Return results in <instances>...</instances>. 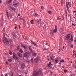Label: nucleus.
<instances>
[{
    "label": "nucleus",
    "instance_id": "obj_40",
    "mask_svg": "<svg viewBox=\"0 0 76 76\" xmlns=\"http://www.w3.org/2000/svg\"><path fill=\"white\" fill-rule=\"evenodd\" d=\"M18 16H20V14H18Z\"/></svg>",
    "mask_w": 76,
    "mask_h": 76
},
{
    "label": "nucleus",
    "instance_id": "obj_56",
    "mask_svg": "<svg viewBox=\"0 0 76 76\" xmlns=\"http://www.w3.org/2000/svg\"><path fill=\"white\" fill-rule=\"evenodd\" d=\"M23 23L24 25H25V22H24Z\"/></svg>",
    "mask_w": 76,
    "mask_h": 76
},
{
    "label": "nucleus",
    "instance_id": "obj_27",
    "mask_svg": "<svg viewBox=\"0 0 76 76\" xmlns=\"http://www.w3.org/2000/svg\"><path fill=\"white\" fill-rule=\"evenodd\" d=\"M60 62H61V63H64V60H62L60 61Z\"/></svg>",
    "mask_w": 76,
    "mask_h": 76
},
{
    "label": "nucleus",
    "instance_id": "obj_13",
    "mask_svg": "<svg viewBox=\"0 0 76 76\" xmlns=\"http://www.w3.org/2000/svg\"><path fill=\"white\" fill-rule=\"evenodd\" d=\"M42 69H40V70H39V73H38L39 75L40 74H41V75H42Z\"/></svg>",
    "mask_w": 76,
    "mask_h": 76
},
{
    "label": "nucleus",
    "instance_id": "obj_7",
    "mask_svg": "<svg viewBox=\"0 0 76 76\" xmlns=\"http://www.w3.org/2000/svg\"><path fill=\"white\" fill-rule=\"evenodd\" d=\"M21 68L22 69H24L25 68V64H22L21 65Z\"/></svg>",
    "mask_w": 76,
    "mask_h": 76
},
{
    "label": "nucleus",
    "instance_id": "obj_50",
    "mask_svg": "<svg viewBox=\"0 0 76 76\" xmlns=\"http://www.w3.org/2000/svg\"><path fill=\"white\" fill-rule=\"evenodd\" d=\"M16 10V9H15V8H14V9H13V10Z\"/></svg>",
    "mask_w": 76,
    "mask_h": 76
},
{
    "label": "nucleus",
    "instance_id": "obj_46",
    "mask_svg": "<svg viewBox=\"0 0 76 76\" xmlns=\"http://www.w3.org/2000/svg\"><path fill=\"white\" fill-rule=\"evenodd\" d=\"M41 19H40L39 20V22H40V21H41Z\"/></svg>",
    "mask_w": 76,
    "mask_h": 76
},
{
    "label": "nucleus",
    "instance_id": "obj_31",
    "mask_svg": "<svg viewBox=\"0 0 76 76\" xmlns=\"http://www.w3.org/2000/svg\"><path fill=\"white\" fill-rule=\"evenodd\" d=\"M29 49L31 51V50H32V48H31V47L30 46L29 47Z\"/></svg>",
    "mask_w": 76,
    "mask_h": 76
},
{
    "label": "nucleus",
    "instance_id": "obj_33",
    "mask_svg": "<svg viewBox=\"0 0 76 76\" xmlns=\"http://www.w3.org/2000/svg\"><path fill=\"white\" fill-rule=\"evenodd\" d=\"M71 48H73V45H71Z\"/></svg>",
    "mask_w": 76,
    "mask_h": 76
},
{
    "label": "nucleus",
    "instance_id": "obj_35",
    "mask_svg": "<svg viewBox=\"0 0 76 76\" xmlns=\"http://www.w3.org/2000/svg\"><path fill=\"white\" fill-rule=\"evenodd\" d=\"M8 61H9L10 62H11V61H12V59H9Z\"/></svg>",
    "mask_w": 76,
    "mask_h": 76
},
{
    "label": "nucleus",
    "instance_id": "obj_30",
    "mask_svg": "<svg viewBox=\"0 0 76 76\" xmlns=\"http://www.w3.org/2000/svg\"><path fill=\"white\" fill-rule=\"evenodd\" d=\"M12 38H13V39H14V40L15 41V40H16V39L15 38V37H12Z\"/></svg>",
    "mask_w": 76,
    "mask_h": 76
},
{
    "label": "nucleus",
    "instance_id": "obj_61",
    "mask_svg": "<svg viewBox=\"0 0 76 76\" xmlns=\"http://www.w3.org/2000/svg\"><path fill=\"white\" fill-rule=\"evenodd\" d=\"M21 18H20L19 19V20H20V19H21Z\"/></svg>",
    "mask_w": 76,
    "mask_h": 76
},
{
    "label": "nucleus",
    "instance_id": "obj_23",
    "mask_svg": "<svg viewBox=\"0 0 76 76\" xmlns=\"http://www.w3.org/2000/svg\"><path fill=\"white\" fill-rule=\"evenodd\" d=\"M31 63H34V59H33V58H32L31 59Z\"/></svg>",
    "mask_w": 76,
    "mask_h": 76
},
{
    "label": "nucleus",
    "instance_id": "obj_25",
    "mask_svg": "<svg viewBox=\"0 0 76 76\" xmlns=\"http://www.w3.org/2000/svg\"><path fill=\"white\" fill-rule=\"evenodd\" d=\"M20 52L21 53H23V51L22 50V49H20L19 50Z\"/></svg>",
    "mask_w": 76,
    "mask_h": 76
},
{
    "label": "nucleus",
    "instance_id": "obj_57",
    "mask_svg": "<svg viewBox=\"0 0 76 76\" xmlns=\"http://www.w3.org/2000/svg\"><path fill=\"white\" fill-rule=\"evenodd\" d=\"M59 20V18L58 17V18H57V20Z\"/></svg>",
    "mask_w": 76,
    "mask_h": 76
},
{
    "label": "nucleus",
    "instance_id": "obj_24",
    "mask_svg": "<svg viewBox=\"0 0 76 76\" xmlns=\"http://www.w3.org/2000/svg\"><path fill=\"white\" fill-rule=\"evenodd\" d=\"M48 12L49 13V14H51L52 12L51 11H48Z\"/></svg>",
    "mask_w": 76,
    "mask_h": 76
},
{
    "label": "nucleus",
    "instance_id": "obj_45",
    "mask_svg": "<svg viewBox=\"0 0 76 76\" xmlns=\"http://www.w3.org/2000/svg\"><path fill=\"white\" fill-rule=\"evenodd\" d=\"M31 42L33 44V43H34V42L32 40L31 41Z\"/></svg>",
    "mask_w": 76,
    "mask_h": 76
},
{
    "label": "nucleus",
    "instance_id": "obj_20",
    "mask_svg": "<svg viewBox=\"0 0 76 76\" xmlns=\"http://www.w3.org/2000/svg\"><path fill=\"white\" fill-rule=\"evenodd\" d=\"M24 62H25L26 63H29V61H24Z\"/></svg>",
    "mask_w": 76,
    "mask_h": 76
},
{
    "label": "nucleus",
    "instance_id": "obj_48",
    "mask_svg": "<svg viewBox=\"0 0 76 76\" xmlns=\"http://www.w3.org/2000/svg\"><path fill=\"white\" fill-rule=\"evenodd\" d=\"M9 64V63H8V62H6V64Z\"/></svg>",
    "mask_w": 76,
    "mask_h": 76
},
{
    "label": "nucleus",
    "instance_id": "obj_11",
    "mask_svg": "<svg viewBox=\"0 0 76 76\" xmlns=\"http://www.w3.org/2000/svg\"><path fill=\"white\" fill-rule=\"evenodd\" d=\"M29 54H28V53L26 52L24 54V57H27V56L28 57Z\"/></svg>",
    "mask_w": 76,
    "mask_h": 76
},
{
    "label": "nucleus",
    "instance_id": "obj_21",
    "mask_svg": "<svg viewBox=\"0 0 76 76\" xmlns=\"http://www.w3.org/2000/svg\"><path fill=\"white\" fill-rule=\"evenodd\" d=\"M34 19L32 20L31 21V24H33V22H34Z\"/></svg>",
    "mask_w": 76,
    "mask_h": 76
},
{
    "label": "nucleus",
    "instance_id": "obj_51",
    "mask_svg": "<svg viewBox=\"0 0 76 76\" xmlns=\"http://www.w3.org/2000/svg\"><path fill=\"white\" fill-rule=\"evenodd\" d=\"M71 38H73V35H72L71 36Z\"/></svg>",
    "mask_w": 76,
    "mask_h": 76
},
{
    "label": "nucleus",
    "instance_id": "obj_26",
    "mask_svg": "<svg viewBox=\"0 0 76 76\" xmlns=\"http://www.w3.org/2000/svg\"><path fill=\"white\" fill-rule=\"evenodd\" d=\"M68 4H69V6L70 7H71L72 5H71V4L70 3V2H69L68 3Z\"/></svg>",
    "mask_w": 76,
    "mask_h": 76
},
{
    "label": "nucleus",
    "instance_id": "obj_52",
    "mask_svg": "<svg viewBox=\"0 0 76 76\" xmlns=\"http://www.w3.org/2000/svg\"><path fill=\"white\" fill-rule=\"evenodd\" d=\"M65 12H66V14H67V10H66Z\"/></svg>",
    "mask_w": 76,
    "mask_h": 76
},
{
    "label": "nucleus",
    "instance_id": "obj_60",
    "mask_svg": "<svg viewBox=\"0 0 76 76\" xmlns=\"http://www.w3.org/2000/svg\"><path fill=\"white\" fill-rule=\"evenodd\" d=\"M47 44H48V43H46V44H45L46 45H47Z\"/></svg>",
    "mask_w": 76,
    "mask_h": 76
},
{
    "label": "nucleus",
    "instance_id": "obj_39",
    "mask_svg": "<svg viewBox=\"0 0 76 76\" xmlns=\"http://www.w3.org/2000/svg\"><path fill=\"white\" fill-rule=\"evenodd\" d=\"M7 18H9V14H7Z\"/></svg>",
    "mask_w": 76,
    "mask_h": 76
},
{
    "label": "nucleus",
    "instance_id": "obj_8",
    "mask_svg": "<svg viewBox=\"0 0 76 76\" xmlns=\"http://www.w3.org/2000/svg\"><path fill=\"white\" fill-rule=\"evenodd\" d=\"M12 34L13 35V37H14L15 38H17V35H16V34L15 33V32H12Z\"/></svg>",
    "mask_w": 76,
    "mask_h": 76
},
{
    "label": "nucleus",
    "instance_id": "obj_17",
    "mask_svg": "<svg viewBox=\"0 0 76 76\" xmlns=\"http://www.w3.org/2000/svg\"><path fill=\"white\" fill-rule=\"evenodd\" d=\"M55 57L54 56H51L50 57V60H54Z\"/></svg>",
    "mask_w": 76,
    "mask_h": 76
},
{
    "label": "nucleus",
    "instance_id": "obj_44",
    "mask_svg": "<svg viewBox=\"0 0 76 76\" xmlns=\"http://www.w3.org/2000/svg\"><path fill=\"white\" fill-rule=\"evenodd\" d=\"M43 50H48V49L47 48H45Z\"/></svg>",
    "mask_w": 76,
    "mask_h": 76
},
{
    "label": "nucleus",
    "instance_id": "obj_16",
    "mask_svg": "<svg viewBox=\"0 0 76 76\" xmlns=\"http://www.w3.org/2000/svg\"><path fill=\"white\" fill-rule=\"evenodd\" d=\"M55 60L56 64H57V63H58V59H57V58H55Z\"/></svg>",
    "mask_w": 76,
    "mask_h": 76
},
{
    "label": "nucleus",
    "instance_id": "obj_19",
    "mask_svg": "<svg viewBox=\"0 0 76 76\" xmlns=\"http://www.w3.org/2000/svg\"><path fill=\"white\" fill-rule=\"evenodd\" d=\"M9 53L10 55H12V54H13V53H12V51L10 50Z\"/></svg>",
    "mask_w": 76,
    "mask_h": 76
},
{
    "label": "nucleus",
    "instance_id": "obj_12",
    "mask_svg": "<svg viewBox=\"0 0 76 76\" xmlns=\"http://www.w3.org/2000/svg\"><path fill=\"white\" fill-rule=\"evenodd\" d=\"M17 54L18 55V56L19 57H20V58H21V57H22V54H21L20 53H17Z\"/></svg>",
    "mask_w": 76,
    "mask_h": 76
},
{
    "label": "nucleus",
    "instance_id": "obj_18",
    "mask_svg": "<svg viewBox=\"0 0 76 76\" xmlns=\"http://www.w3.org/2000/svg\"><path fill=\"white\" fill-rule=\"evenodd\" d=\"M12 0H10L8 1L7 2L8 4H10V3L12 1Z\"/></svg>",
    "mask_w": 76,
    "mask_h": 76
},
{
    "label": "nucleus",
    "instance_id": "obj_43",
    "mask_svg": "<svg viewBox=\"0 0 76 76\" xmlns=\"http://www.w3.org/2000/svg\"><path fill=\"white\" fill-rule=\"evenodd\" d=\"M4 76H7V74H5V75H4Z\"/></svg>",
    "mask_w": 76,
    "mask_h": 76
},
{
    "label": "nucleus",
    "instance_id": "obj_32",
    "mask_svg": "<svg viewBox=\"0 0 76 76\" xmlns=\"http://www.w3.org/2000/svg\"><path fill=\"white\" fill-rule=\"evenodd\" d=\"M70 40L71 41H73V38H71V39H70Z\"/></svg>",
    "mask_w": 76,
    "mask_h": 76
},
{
    "label": "nucleus",
    "instance_id": "obj_1",
    "mask_svg": "<svg viewBox=\"0 0 76 76\" xmlns=\"http://www.w3.org/2000/svg\"><path fill=\"white\" fill-rule=\"evenodd\" d=\"M57 31V29H55L54 30H52L50 32L51 35V36H52V37H53L54 36V33H56Z\"/></svg>",
    "mask_w": 76,
    "mask_h": 76
},
{
    "label": "nucleus",
    "instance_id": "obj_10",
    "mask_svg": "<svg viewBox=\"0 0 76 76\" xmlns=\"http://www.w3.org/2000/svg\"><path fill=\"white\" fill-rule=\"evenodd\" d=\"M34 61L36 63H37L38 62V57L37 58L34 59Z\"/></svg>",
    "mask_w": 76,
    "mask_h": 76
},
{
    "label": "nucleus",
    "instance_id": "obj_37",
    "mask_svg": "<svg viewBox=\"0 0 76 76\" xmlns=\"http://www.w3.org/2000/svg\"><path fill=\"white\" fill-rule=\"evenodd\" d=\"M9 41L10 42H12V39H9Z\"/></svg>",
    "mask_w": 76,
    "mask_h": 76
},
{
    "label": "nucleus",
    "instance_id": "obj_4",
    "mask_svg": "<svg viewBox=\"0 0 76 76\" xmlns=\"http://www.w3.org/2000/svg\"><path fill=\"white\" fill-rule=\"evenodd\" d=\"M51 65L53 66V64H51V62H49V64H48L47 66L49 69H52V66H51Z\"/></svg>",
    "mask_w": 76,
    "mask_h": 76
},
{
    "label": "nucleus",
    "instance_id": "obj_55",
    "mask_svg": "<svg viewBox=\"0 0 76 76\" xmlns=\"http://www.w3.org/2000/svg\"><path fill=\"white\" fill-rule=\"evenodd\" d=\"M73 12L74 13H76V11H73Z\"/></svg>",
    "mask_w": 76,
    "mask_h": 76
},
{
    "label": "nucleus",
    "instance_id": "obj_5",
    "mask_svg": "<svg viewBox=\"0 0 76 76\" xmlns=\"http://www.w3.org/2000/svg\"><path fill=\"white\" fill-rule=\"evenodd\" d=\"M18 1L16 0H15V1H14L13 2V4L14 6H16L18 5Z\"/></svg>",
    "mask_w": 76,
    "mask_h": 76
},
{
    "label": "nucleus",
    "instance_id": "obj_64",
    "mask_svg": "<svg viewBox=\"0 0 76 76\" xmlns=\"http://www.w3.org/2000/svg\"><path fill=\"white\" fill-rule=\"evenodd\" d=\"M74 41H75V42H76V40H74Z\"/></svg>",
    "mask_w": 76,
    "mask_h": 76
},
{
    "label": "nucleus",
    "instance_id": "obj_34",
    "mask_svg": "<svg viewBox=\"0 0 76 76\" xmlns=\"http://www.w3.org/2000/svg\"><path fill=\"white\" fill-rule=\"evenodd\" d=\"M72 26H76V24H74V23H73L72 24Z\"/></svg>",
    "mask_w": 76,
    "mask_h": 76
},
{
    "label": "nucleus",
    "instance_id": "obj_22",
    "mask_svg": "<svg viewBox=\"0 0 76 76\" xmlns=\"http://www.w3.org/2000/svg\"><path fill=\"white\" fill-rule=\"evenodd\" d=\"M37 55V53H34V54H32V56H36V55Z\"/></svg>",
    "mask_w": 76,
    "mask_h": 76
},
{
    "label": "nucleus",
    "instance_id": "obj_49",
    "mask_svg": "<svg viewBox=\"0 0 76 76\" xmlns=\"http://www.w3.org/2000/svg\"><path fill=\"white\" fill-rule=\"evenodd\" d=\"M5 55H6V56H7V53H5Z\"/></svg>",
    "mask_w": 76,
    "mask_h": 76
},
{
    "label": "nucleus",
    "instance_id": "obj_14",
    "mask_svg": "<svg viewBox=\"0 0 76 76\" xmlns=\"http://www.w3.org/2000/svg\"><path fill=\"white\" fill-rule=\"evenodd\" d=\"M66 8L68 10V11H69V6H68V3L67 2H66Z\"/></svg>",
    "mask_w": 76,
    "mask_h": 76
},
{
    "label": "nucleus",
    "instance_id": "obj_3",
    "mask_svg": "<svg viewBox=\"0 0 76 76\" xmlns=\"http://www.w3.org/2000/svg\"><path fill=\"white\" fill-rule=\"evenodd\" d=\"M3 42L4 44H6V43L7 44H9V40L6 39V38H5V39L3 41Z\"/></svg>",
    "mask_w": 76,
    "mask_h": 76
},
{
    "label": "nucleus",
    "instance_id": "obj_15",
    "mask_svg": "<svg viewBox=\"0 0 76 76\" xmlns=\"http://www.w3.org/2000/svg\"><path fill=\"white\" fill-rule=\"evenodd\" d=\"M21 46L22 47V48H24V49H26V48H27V47L25 45H21Z\"/></svg>",
    "mask_w": 76,
    "mask_h": 76
},
{
    "label": "nucleus",
    "instance_id": "obj_41",
    "mask_svg": "<svg viewBox=\"0 0 76 76\" xmlns=\"http://www.w3.org/2000/svg\"><path fill=\"white\" fill-rule=\"evenodd\" d=\"M34 45H36V47H38V45H37L35 43V44H34Z\"/></svg>",
    "mask_w": 76,
    "mask_h": 76
},
{
    "label": "nucleus",
    "instance_id": "obj_9",
    "mask_svg": "<svg viewBox=\"0 0 76 76\" xmlns=\"http://www.w3.org/2000/svg\"><path fill=\"white\" fill-rule=\"evenodd\" d=\"M9 8L11 12H13V8L12 7H9Z\"/></svg>",
    "mask_w": 76,
    "mask_h": 76
},
{
    "label": "nucleus",
    "instance_id": "obj_54",
    "mask_svg": "<svg viewBox=\"0 0 76 76\" xmlns=\"http://www.w3.org/2000/svg\"><path fill=\"white\" fill-rule=\"evenodd\" d=\"M44 70H46V68H44Z\"/></svg>",
    "mask_w": 76,
    "mask_h": 76
},
{
    "label": "nucleus",
    "instance_id": "obj_47",
    "mask_svg": "<svg viewBox=\"0 0 76 76\" xmlns=\"http://www.w3.org/2000/svg\"><path fill=\"white\" fill-rule=\"evenodd\" d=\"M6 13H7V15H9V12H7Z\"/></svg>",
    "mask_w": 76,
    "mask_h": 76
},
{
    "label": "nucleus",
    "instance_id": "obj_6",
    "mask_svg": "<svg viewBox=\"0 0 76 76\" xmlns=\"http://www.w3.org/2000/svg\"><path fill=\"white\" fill-rule=\"evenodd\" d=\"M70 38V34H67L66 37V40H67V41H68V40L69 39V38Z\"/></svg>",
    "mask_w": 76,
    "mask_h": 76
},
{
    "label": "nucleus",
    "instance_id": "obj_62",
    "mask_svg": "<svg viewBox=\"0 0 76 76\" xmlns=\"http://www.w3.org/2000/svg\"><path fill=\"white\" fill-rule=\"evenodd\" d=\"M16 28H17V26H15V29H16Z\"/></svg>",
    "mask_w": 76,
    "mask_h": 76
},
{
    "label": "nucleus",
    "instance_id": "obj_36",
    "mask_svg": "<svg viewBox=\"0 0 76 76\" xmlns=\"http://www.w3.org/2000/svg\"><path fill=\"white\" fill-rule=\"evenodd\" d=\"M55 29H57V26H55Z\"/></svg>",
    "mask_w": 76,
    "mask_h": 76
},
{
    "label": "nucleus",
    "instance_id": "obj_42",
    "mask_svg": "<svg viewBox=\"0 0 76 76\" xmlns=\"http://www.w3.org/2000/svg\"><path fill=\"white\" fill-rule=\"evenodd\" d=\"M64 72L65 73H66L67 72V70H64Z\"/></svg>",
    "mask_w": 76,
    "mask_h": 76
},
{
    "label": "nucleus",
    "instance_id": "obj_59",
    "mask_svg": "<svg viewBox=\"0 0 76 76\" xmlns=\"http://www.w3.org/2000/svg\"><path fill=\"white\" fill-rule=\"evenodd\" d=\"M1 0H0V3H1Z\"/></svg>",
    "mask_w": 76,
    "mask_h": 76
},
{
    "label": "nucleus",
    "instance_id": "obj_29",
    "mask_svg": "<svg viewBox=\"0 0 76 76\" xmlns=\"http://www.w3.org/2000/svg\"><path fill=\"white\" fill-rule=\"evenodd\" d=\"M41 9H42L43 10H44V7L43 6H42L41 7Z\"/></svg>",
    "mask_w": 76,
    "mask_h": 76
},
{
    "label": "nucleus",
    "instance_id": "obj_53",
    "mask_svg": "<svg viewBox=\"0 0 76 76\" xmlns=\"http://www.w3.org/2000/svg\"><path fill=\"white\" fill-rule=\"evenodd\" d=\"M37 23H38V20L37 19Z\"/></svg>",
    "mask_w": 76,
    "mask_h": 76
},
{
    "label": "nucleus",
    "instance_id": "obj_2",
    "mask_svg": "<svg viewBox=\"0 0 76 76\" xmlns=\"http://www.w3.org/2000/svg\"><path fill=\"white\" fill-rule=\"evenodd\" d=\"M13 58L14 59L16 60H19V59L18 58V56L17 55H16L15 53H13Z\"/></svg>",
    "mask_w": 76,
    "mask_h": 76
},
{
    "label": "nucleus",
    "instance_id": "obj_38",
    "mask_svg": "<svg viewBox=\"0 0 76 76\" xmlns=\"http://www.w3.org/2000/svg\"><path fill=\"white\" fill-rule=\"evenodd\" d=\"M31 53H34V51H32V50H31Z\"/></svg>",
    "mask_w": 76,
    "mask_h": 76
},
{
    "label": "nucleus",
    "instance_id": "obj_28",
    "mask_svg": "<svg viewBox=\"0 0 76 76\" xmlns=\"http://www.w3.org/2000/svg\"><path fill=\"white\" fill-rule=\"evenodd\" d=\"M20 49V48L19 47V46H18L17 48V50H19Z\"/></svg>",
    "mask_w": 76,
    "mask_h": 76
},
{
    "label": "nucleus",
    "instance_id": "obj_63",
    "mask_svg": "<svg viewBox=\"0 0 76 76\" xmlns=\"http://www.w3.org/2000/svg\"><path fill=\"white\" fill-rule=\"evenodd\" d=\"M0 69H1V67L0 66Z\"/></svg>",
    "mask_w": 76,
    "mask_h": 76
},
{
    "label": "nucleus",
    "instance_id": "obj_58",
    "mask_svg": "<svg viewBox=\"0 0 76 76\" xmlns=\"http://www.w3.org/2000/svg\"><path fill=\"white\" fill-rule=\"evenodd\" d=\"M35 15H36V16H37V13H35Z\"/></svg>",
    "mask_w": 76,
    "mask_h": 76
}]
</instances>
